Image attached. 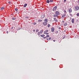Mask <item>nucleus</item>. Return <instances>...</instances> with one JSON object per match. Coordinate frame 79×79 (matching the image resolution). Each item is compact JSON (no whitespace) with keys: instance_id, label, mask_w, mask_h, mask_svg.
Instances as JSON below:
<instances>
[{"instance_id":"30","label":"nucleus","mask_w":79,"mask_h":79,"mask_svg":"<svg viewBox=\"0 0 79 79\" xmlns=\"http://www.w3.org/2000/svg\"><path fill=\"white\" fill-rule=\"evenodd\" d=\"M15 11H18V8H16L15 9Z\"/></svg>"},{"instance_id":"39","label":"nucleus","mask_w":79,"mask_h":79,"mask_svg":"<svg viewBox=\"0 0 79 79\" xmlns=\"http://www.w3.org/2000/svg\"><path fill=\"white\" fill-rule=\"evenodd\" d=\"M62 23H64V21H62Z\"/></svg>"},{"instance_id":"35","label":"nucleus","mask_w":79,"mask_h":79,"mask_svg":"<svg viewBox=\"0 0 79 79\" xmlns=\"http://www.w3.org/2000/svg\"><path fill=\"white\" fill-rule=\"evenodd\" d=\"M64 13H66V11L65 10H64Z\"/></svg>"},{"instance_id":"2","label":"nucleus","mask_w":79,"mask_h":79,"mask_svg":"<svg viewBox=\"0 0 79 79\" xmlns=\"http://www.w3.org/2000/svg\"><path fill=\"white\" fill-rule=\"evenodd\" d=\"M75 10L76 11H77V10H79V6H76L75 7Z\"/></svg>"},{"instance_id":"29","label":"nucleus","mask_w":79,"mask_h":79,"mask_svg":"<svg viewBox=\"0 0 79 79\" xmlns=\"http://www.w3.org/2000/svg\"><path fill=\"white\" fill-rule=\"evenodd\" d=\"M66 0H64V3H66Z\"/></svg>"},{"instance_id":"23","label":"nucleus","mask_w":79,"mask_h":79,"mask_svg":"<svg viewBox=\"0 0 79 79\" xmlns=\"http://www.w3.org/2000/svg\"><path fill=\"white\" fill-rule=\"evenodd\" d=\"M49 2H50V1L48 0L47 1V2L48 3H49Z\"/></svg>"},{"instance_id":"5","label":"nucleus","mask_w":79,"mask_h":79,"mask_svg":"<svg viewBox=\"0 0 79 79\" xmlns=\"http://www.w3.org/2000/svg\"><path fill=\"white\" fill-rule=\"evenodd\" d=\"M68 10L69 13H71V12H72V9H71V8L68 9Z\"/></svg>"},{"instance_id":"36","label":"nucleus","mask_w":79,"mask_h":79,"mask_svg":"<svg viewBox=\"0 0 79 79\" xmlns=\"http://www.w3.org/2000/svg\"><path fill=\"white\" fill-rule=\"evenodd\" d=\"M35 30H33V32H35Z\"/></svg>"},{"instance_id":"8","label":"nucleus","mask_w":79,"mask_h":79,"mask_svg":"<svg viewBox=\"0 0 79 79\" xmlns=\"http://www.w3.org/2000/svg\"><path fill=\"white\" fill-rule=\"evenodd\" d=\"M55 30V29H54V28L52 27L51 28V31L52 32H54Z\"/></svg>"},{"instance_id":"31","label":"nucleus","mask_w":79,"mask_h":79,"mask_svg":"<svg viewBox=\"0 0 79 79\" xmlns=\"http://www.w3.org/2000/svg\"><path fill=\"white\" fill-rule=\"evenodd\" d=\"M70 16H72L73 15H72V14H70Z\"/></svg>"},{"instance_id":"42","label":"nucleus","mask_w":79,"mask_h":79,"mask_svg":"<svg viewBox=\"0 0 79 79\" xmlns=\"http://www.w3.org/2000/svg\"><path fill=\"white\" fill-rule=\"evenodd\" d=\"M7 34H8V31H7Z\"/></svg>"},{"instance_id":"34","label":"nucleus","mask_w":79,"mask_h":79,"mask_svg":"<svg viewBox=\"0 0 79 79\" xmlns=\"http://www.w3.org/2000/svg\"><path fill=\"white\" fill-rule=\"evenodd\" d=\"M26 18H27L28 19V18H29V17H25Z\"/></svg>"},{"instance_id":"32","label":"nucleus","mask_w":79,"mask_h":79,"mask_svg":"<svg viewBox=\"0 0 79 79\" xmlns=\"http://www.w3.org/2000/svg\"><path fill=\"white\" fill-rule=\"evenodd\" d=\"M45 34H46V35H48L49 34V33H46Z\"/></svg>"},{"instance_id":"38","label":"nucleus","mask_w":79,"mask_h":79,"mask_svg":"<svg viewBox=\"0 0 79 79\" xmlns=\"http://www.w3.org/2000/svg\"><path fill=\"white\" fill-rule=\"evenodd\" d=\"M59 29H61V27H59Z\"/></svg>"},{"instance_id":"26","label":"nucleus","mask_w":79,"mask_h":79,"mask_svg":"<svg viewBox=\"0 0 79 79\" xmlns=\"http://www.w3.org/2000/svg\"><path fill=\"white\" fill-rule=\"evenodd\" d=\"M42 20H38L39 22H42Z\"/></svg>"},{"instance_id":"1","label":"nucleus","mask_w":79,"mask_h":79,"mask_svg":"<svg viewBox=\"0 0 79 79\" xmlns=\"http://www.w3.org/2000/svg\"><path fill=\"white\" fill-rule=\"evenodd\" d=\"M55 14L56 15H54L53 17L58 18V15H60V12H59L58 11H56L55 12Z\"/></svg>"},{"instance_id":"40","label":"nucleus","mask_w":79,"mask_h":79,"mask_svg":"<svg viewBox=\"0 0 79 79\" xmlns=\"http://www.w3.org/2000/svg\"><path fill=\"white\" fill-rule=\"evenodd\" d=\"M46 40H48V38H47Z\"/></svg>"},{"instance_id":"27","label":"nucleus","mask_w":79,"mask_h":79,"mask_svg":"<svg viewBox=\"0 0 79 79\" xmlns=\"http://www.w3.org/2000/svg\"><path fill=\"white\" fill-rule=\"evenodd\" d=\"M36 32H39V30L36 29Z\"/></svg>"},{"instance_id":"11","label":"nucleus","mask_w":79,"mask_h":79,"mask_svg":"<svg viewBox=\"0 0 79 79\" xmlns=\"http://www.w3.org/2000/svg\"><path fill=\"white\" fill-rule=\"evenodd\" d=\"M45 15H42L41 16V18H45Z\"/></svg>"},{"instance_id":"37","label":"nucleus","mask_w":79,"mask_h":79,"mask_svg":"<svg viewBox=\"0 0 79 79\" xmlns=\"http://www.w3.org/2000/svg\"><path fill=\"white\" fill-rule=\"evenodd\" d=\"M46 38H47V37H46H46H43V38H44V39H45Z\"/></svg>"},{"instance_id":"13","label":"nucleus","mask_w":79,"mask_h":79,"mask_svg":"<svg viewBox=\"0 0 79 79\" xmlns=\"http://www.w3.org/2000/svg\"><path fill=\"white\" fill-rule=\"evenodd\" d=\"M44 32V30H41L40 31V34H42V32Z\"/></svg>"},{"instance_id":"6","label":"nucleus","mask_w":79,"mask_h":79,"mask_svg":"<svg viewBox=\"0 0 79 79\" xmlns=\"http://www.w3.org/2000/svg\"><path fill=\"white\" fill-rule=\"evenodd\" d=\"M48 32V30H46L45 31H44V34H45L47 33V32Z\"/></svg>"},{"instance_id":"28","label":"nucleus","mask_w":79,"mask_h":79,"mask_svg":"<svg viewBox=\"0 0 79 79\" xmlns=\"http://www.w3.org/2000/svg\"><path fill=\"white\" fill-rule=\"evenodd\" d=\"M77 16H79V13H77Z\"/></svg>"},{"instance_id":"33","label":"nucleus","mask_w":79,"mask_h":79,"mask_svg":"<svg viewBox=\"0 0 79 79\" xmlns=\"http://www.w3.org/2000/svg\"><path fill=\"white\" fill-rule=\"evenodd\" d=\"M48 39H49V40H50V39H51V37H49V38Z\"/></svg>"},{"instance_id":"16","label":"nucleus","mask_w":79,"mask_h":79,"mask_svg":"<svg viewBox=\"0 0 79 79\" xmlns=\"http://www.w3.org/2000/svg\"><path fill=\"white\" fill-rule=\"evenodd\" d=\"M38 35H39V36L40 35V32H38Z\"/></svg>"},{"instance_id":"15","label":"nucleus","mask_w":79,"mask_h":79,"mask_svg":"<svg viewBox=\"0 0 79 79\" xmlns=\"http://www.w3.org/2000/svg\"><path fill=\"white\" fill-rule=\"evenodd\" d=\"M40 36L42 37H44V36H45V35H40Z\"/></svg>"},{"instance_id":"41","label":"nucleus","mask_w":79,"mask_h":79,"mask_svg":"<svg viewBox=\"0 0 79 79\" xmlns=\"http://www.w3.org/2000/svg\"><path fill=\"white\" fill-rule=\"evenodd\" d=\"M53 42H55V40H53Z\"/></svg>"},{"instance_id":"17","label":"nucleus","mask_w":79,"mask_h":79,"mask_svg":"<svg viewBox=\"0 0 79 79\" xmlns=\"http://www.w3.org/2000/svg\"><path fill=\"white\" fill-rule=\"evenodd\" d=\"M50 27V25L49 24L48 25V27Z\"/></svg>"},{"instance_id":"3","label":"nucleus","mask_w":79,"mask_h":79,"mask_svg":"<svg viewBox=\"0 0 79 79\" xmlns=\"http://www.w3.org/2000/svg\"><path fill=\"white\" fill-rule=\"evenodd\" d=\"M57 8V7L56 6H55L53 8V11H56V8Z\"/></svg>"},{"instance_id":"4","label":"nucleus","mask_w":79,"mask_h":79,"mask_svg":"<svg viewBox=\"0 0 79 79\" xmlns=\"http://www.w3.org/2000/svg\"><path fill=\"white\" fill-rule=\"evenodd\" d=\"M43 24L44 25V26H47V23L46 22H44L43 23Z\"/></svg>"},{"instance_id":"19","label":"nucleus","mask_w":79,"mask_h":79,"mask_svg":"<svg viewBox=\"0 0 79 79\" xmlns=\"http://www.w3.org/2000/svg\"><path fill=\"white\" fill-rule=\"evenodd\" d=\"M32 24H34V25H35V24H37V23H36V22H35L34 23H33Z\"/></svg>"},{"instance_id":"9","label":"nucleus","mask_w":79,"mask_h":79,"mask_svg":"<svg viewBox=\"0 0 79 79\" xmlns=\"http://www.w3.org/2000/svg\"><path fill=\"white\" fill-rule=\"evenodd\" d=\"M44 22H46V23H47L48 22V19H44Z\"/></svg>"},{"instance_id":"18","label":"nucleus","mask_w":79,"mask_h":79,"mask_svg":"<svg viewBox=\"0 0 79 79\" xmlns=\"http://www.w3.org/2000/svg\"><path fill=\"white\" fill-rule=\"evenodd\" d=\"M27 4H25L24 5V7H26L27 6Z\"/></svg>"},{"instance_id":"20","label":"nucleus","mask_w":79,"mask_h":79,"mask_svg":"<svg viewBox=\"0 0 79 79\" xmlns=\"http://www.w3.org/2000/svg\"><path fill=\"white\" fill-rule=\"evenodd\" d=\"M12 19H13V20H15V19H16V18H13Z\"/></svg>"},{"instance_id":"21","label":"nucleus","mask_w":79,"mask_h":79,"mask_svg":"<svg viewBox=\"0 0 79 79\" xmlns=\"http://www.w3.org/2000/svg\"><path fill=\"white\" fill-rule=\"evenodd\" d=\"M8 3L9 4H11V2L10 1H8Z\"/></svg>"},{"instance_id":"14","label":"nucleus","mask_w":79,"mask_h":79,"mask_svg":"<svg viewBox=\"0 0 79 79\" xmlns=\"http://www.w3.org/2000/svg\"><path fill=\"white\" fill-rule=\"evenodd\" d=\"M64 26H66L67 25V23H64Z\"/></svg>"},{"instance_id":"22","label":"nucleus","mask_w":79,"mask_h":79,"mask_svg":"<svg viewBox=\"0 0 79 79\" xmlns=\"http://www.w3.org/2000/svg\"><path fill=\"white\" fill-rule=\"evenodd\" d=\"M50 37V36L49 35H47L46 36V38H47V37Z\"/></svg>"},{"instance_id":"25","label":"nucleus","mask_w":79,"mask_h":79,"mask_svg":"<svg viewBox=\"0 0 79 79\" xmlns=\"http://www.w3.org/2000/svg\"><path fill=\"white\" fill-rule=\"evenodd\" d=\"M1 10H4V7H2V8H1Z\"/></svg>"},{"instance_id":"7","label":"nucleus","mask_w":79,"mask_h":79,"mask_svg":"<svg viewBox=\"0 0 79 79\" xmlns=\"http://www.w3.org/2000/svg\"><path fill=\"white\" fill-rule=\"evenodd\" d=\"M54 21H55V22H58V20L56 18H53Z\"/></svg>"},{"instance_id":"24","label":"nucleus","mask_w":79,"mask_h":79,"mask_svg":"<svg viewBox=\"0 0 79 79\" xmlns=\"http://www.w3.org/2000/svg\"><path fill=\"white\" fill-rule=\"evenodd\" d=\"M53 0H49L50 2H53Z\"/></svg>"},{"instance_id":"10","label":"nucleus","mask_w":79,"mask_h":79,"mask_svg":"<svg viewBox=\"0 0 79 79\" xmlns=\"http://www.w3.org/2000/svg\"><path fill=\"white\" fill-rule=\"evenodd\" d=\"M72 23H74V19H72Z\"/></svg>"},{"instance_id":"12","label":"nucleus","mask_w":79,"mask_h":79,"mask_svg":"<svg viewBox=\"0 0 79 79\" xmlns=\"http://www.w3.org/2000/svg\"><path fill=\"white\" fill-rule=\"evenodd\" d=\"M65 16H66V14H64L62 15V18H64Z\"/></svg>"}]
</instances>
